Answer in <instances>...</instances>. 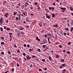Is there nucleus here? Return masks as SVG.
<instances>
[{
  "label": "nucleus",
  "mask_w": 73,
  "mask_h": 73,
  "mask_svg": "<svg viewBox=\"0 0 73 73\" xmlns=\"http://www.w3.org/2000/svg\"><path fill=\"white\" fill-rule=\"evenodd\" d=\"M3 18L1 17L0 18V23H1V24L2 25L3 24V23H4V21H3Z\"/></svg>",
  "instance_id": "obj_1"
},
{
  "label": "nucleus",
  "mask_w": 73,
  "mask_h": 73,
  "mask_svg": "<svg viewBox=\"0 0 73 73\" xmlns=\"http://www.w3.org/2000/svg\"><path fill=\"white\" fill-rule=\"evenodd\" d=\"M26 58L27 59V60H29L31 58V57H29V55H27L26 56Z\"/></svg>",
  "instance_id": "obj_2"
},
{
  "label": "nucleus",
  "mask_w": 73,
  "mask_h": 73,
  "mask_svg": "<svg viewBox=\"0 0 73 73\" xmlns=\"http://www.w3.org/2000/svg\"><path fill=\"white\" fill-rule=\"evenodd\" d=\"M51 14L52 16V18H53L55 16H56V15H54V13H51Z\"/></svg>",
  "instance_id": "obj_3"
},
{
  "label": "nucleus",
  "mask_w": 73,
  "mask_h": 73,
  "mask_svg": "<svg viewBox=\"0 0 73 73\" xmlns=\"http://www.w3.org/2000/svg\"><path fill=\"white\" fill-rule=\"evenodd\" d=\"M47 41V40H46V39H43V41H44V43L43 44H45V43H46V41Z\"/></svg>",
  "instance_id": "obj_4"
},
{
  "label": "nucleus",
  "mask_w": 73,
  "mask_h": 73,
  "mask_svg": "<svg viewBox=\"0 0 73 73\" xmlns=\"http://www.w3.org/2000/svg\"><path fill=\"white\" fill-rule=\"evenodd\" d=\"M36 40L38 41H40V39L38 38V37H36Z\"/></svg>",
  "instance_id": "obj_5"
},
{
  "label": "nucleus",
  "mask_w": 73,
  "mask_h": 73,
  "mask_svg": "<svg viewBox=\"0 0 73 73\" xmlns=\"http://www.w3.org/2000/svg\"><path fill=\"white\" fill-rule=\"evenodd\" d=\"M17 12H14L13 13L14 16H16V15H17Z\"/></svg>",
  "instance_id": "obj_6"
},
{
  "label": "nucleus",
  "mask_w": 73,
  "mask_h": 73,
  "mask_svg": "<svg viewBox=\"0 0 73 73\" xmlns=\"http://www.w3.org/2000/svg\"><path fill=\"white\" fill-rule=\"evenodd\" d=\"M60 61L61 62H64V59H61L60 60Z\"/></svg>",
  "instance_id": "obj_7"
},
{
  "label": "nucleus",
  "mask_w": 73,
  "mask_h": 73,
  "mask_svg": "<svg viewBox=\"0 0 73 73\" xmlns=\"http://www.w3.org/2000/svg\"><path fill=\"white\" fill-rule=\"evenodd\" d=\"M56 58H59V55H56Z\"/></svg>",
  "instance_id": "obj_8"
},
{
  "label": "nucleus",
  "mask_w": 73,
  "mask_h": 73,
  "mask_svg": "<svg viewBox=\"0 0 73 73\" xmlns=\"http://www.w3.org/2000/svg\"><path fill=\"white\" fill-rule=\"evenodd\" d=\"M70 9L71 10V11H73V7H70Z\"/></svg>",
  "instance_id": "obj_9"
},
{
  "label": "nucleus",
  "mask_w": 73,
  "mask_h": 73,
  "mask_svg": "<svg viewBox=\"0 0 73 73\" xmlns=\"http://www.w3.org/2000/svg\"><path fill=\"white\" fill-rule=\"evenodd\" d=\"M46 46V45H43L42 46L43 47V48L44 49L45 48V47Z\"/></svg>",
  "instance_id": "obj_10"
},
{
  "label": "nucleus",
  "mask_w": 73,
  "mask_h": 73,
  "mask_svg": "<svg viewBox=\"0 0 73 73\" xmlns=\"http://www.w3.org/2000/svg\"><path fill=\"white\" fill-rule=\"evenodd\" d=\"M6 29L7 30V31H10V30H11V29H10L9 28H8V27H7L6 28Z\"/></svg>",
  "instance_id": "obj_11"
},
{
  "label": "nucleus",
  "mask_w": 73,
  "mask_h": 73,
  "mask_svg": "<svg viewBox=\"0 0 73 73\" xmlns=\"http://www.w3.org/2000/svg\"><path fill=\"white\" fill-rule=\"evenodd\" d=\"M38 8H37L38 9H39V10H40V9H41V8H40V6L38 5Z\"/></svg>",
  "instance_id": "obj_12"
},
{
  "label": "nucleus",
  "mask_w": 73,
  "mask_h": 73,
  "mask_svg": "<svg viewBox=\"0 0 73 73\" xmlns=\"http://www.w3.org/2000/svg\"><path fill=\"white\" fill-rule=\"evenodd\" d=\"M73 27H72L70 31L71 32H73Z\"/></svg>",
  "instance_id": "obj_13"
},
{
  "label": "nucleus",
  "mask_w": 73,
  "mask_h": 73,
  "mask_svg": "<svg viewBox=\"0 0 73 73\" xmlns=\"http://www.w3.org/2000/svg\"><path fill=\"white\" fill-rule=\"evenodd\" d=\"M47 35H48V36H52L51 34H50L49 33H48V34H47Z\"/></svg>",
  "instance_id": "obj_14"
},
{
  "label": "nucleus",
  "mask_w": 73,
  "mask_h": 73,
  "mask_svg": "<svg viewBox=\"0 0 73 73\" xmlns=\"http://www.w3.org/2000/svg\"><path fill=\"white\" fill-rule=\"evenodd\" d=\"M37 51L38 52H41V50H40V48H38L37 50Z\"/></svg>",
  "instance_id": "obj_15"
},
{
  "label": "nucleus",
  "mask_w": 73,
  "mask_h": 73,
  "mask_svg": "<svg viewBox=\"0 0 73 73\" xmlns=\"http://www.w3.org/2000/svg\"><path fill=\"white\" fill-rule=\"evenodd\" d=\"M23 12V15H24V16H25V13L24 12V11H22V12Z\"/></svg>",
  "instance_id": "obj_16"
},
{
  "label": "nucleus",
  "mask_w": 73,
  "mask_h": 73,
  "mask_svg": "<svg viewBox=\"0 0 73 73\" xmlns=\"http://www.w3.org/2000/svg\"><path fill=\"white\" fill-rule=\"evenodd\" d=\"M71 24L72 26V25H73V21H71Z\"/></svg>",
  "instance_id": "obj_17"
},
{
  "label": "nucleus",
  "mask_w": 73,
  "mask_h": 73,
  "mask_svg": "<svg viewBox=\"0 0 73 73\" xmlns=\"http://www.w3.org/2000/svg\"><path fill=\"white\" fill-rule=\"evenodd\" d=\"M9 35L10 36H12V35H13V34H12V33H9Z\"/></svg>",
  "instance_id": "obj_18"
},
{
  "label": "nucleus",
  "mask_w": 73,
  "mask_h": 73,
  "mask_svg": "<svg viewBox=\"0 0 73 73\" xmlns=\"http://www.w3.org/2000/svg\"><path fill=\"white\" fill-rule=\"evenodd\" d=\"M1 29V32H3V29L2 27H1L0 28Z\"/></svg>",
  "instance_id": "obj_19"
},
{
  "label": "nucleus",
  "mask_w": 73,
  "mask_h": 73,
  "mask_svg": "<svg viewBox=\"0 0 73 73\" xmlns=\"http://www.w3.org/2000/svg\"><path fill=\"white\" fill-rule=\"evenodd\" d=\"M46 17L47 18H48V19H50V17L49 16H47Z\"/></svg>",
  "instance_id": "obj_20"
},
{
  "label": "nucleus",
  "mask_w": 73,
  "mask_h": 73,
  "mask_svg": "<svg viewBox=\"0 0 73 73\" xmlns=\"http://www.w3.org/2000/svg\"><path fill=\"white\" fill-rule=\"evenodd\" d=\"M23 55L24 56H26V53H23Z\"/></svg>",
  "instance_id": "obj_21"
},
{
  "label": "nucleus",
  "mask_w": 73,
  "mask_h": 73,
  "mask_svg": "<svg viewBox=\"0 0 73 73\" xmlns=\"http://www.w3.org/2000/svg\"><path fill=\"white\" fill-rule=\"evenodd\" d=\"M66 31H69V29L68 28H66L65 29Z\"/></svg>",
  "instance_id": "obj_22"
},
{
  "label": "nucleus",
  "mask_w": 73,
  "mask_h": 73,
  "mask_svg": "<svg viewBox=\"0 0 73 73\" xmlns=\"http://www.w3.org/2000/svg\"><path fill=\"white\" fill-rule=\"evenodd\" d=\"M29 25H27V26H26V28H27L29 29Z\"/></svg>",
  "instance_id": "obj_23"
},
{
  "label": "nucleus",
  "mask_w": 73,
  "mask_h": 73,
  "mask_svg": "<svg viewBox=\"0 0 73 73\" xmlns=\"http://www.w3.org/2000/svg\"><path fill=\"white\" fill-rule=\"evenodd\" d=\"M4 54V53L3 51L1 53V54H3V55Z\"/></svg>",
  "instance_id": "obj_24"
},
{
  "label": "nucleus",
  "mask_w": 73,
  "mask_h": 73,
  "mask_svg": "<svg viewBox=\"0 0 73 73\" xmlns=\"http://www.w3.org/2000/svg\"><path fill=\"white\" fill-rule=\"evenodd\" d=\"M17 52H18V53H20V50H19V49H18V50H17Z\"/></svg>",
  "instance_id": "obj_25"
},
{
  "label": "nucleus",
  "mask_w": 73,
  "mask_h": 73,
  "mask_svg": "<svg viewBox=\"0 0 73 73\" xmlns=\"http://www.w3.org/2000/svg\"><path fill=\"white\" fill-rule=\"evenodd\" d=\"M66 53H68V54H70V52L69 51H68V52H66Z\"/></svg>",
  "instance_id": "obj_26"
},
{
  "label": "nucleus",
  "mask_w": 73,
  "mask_h": 73,
  "mask_svg": "<svg viewBox=\"0 0 73 73\" xmlns=\"http://www.w3.org/2000/svg\"><path fill=\"white\" fill-rule=\"evenodd\" d=\"M53 27H58V26L57 25H55L54 26H53Z\"/></svg>",
  "instance_id": "obj_27"
},
{
  "label": "nucleus",
  "mask_w": 73,
  "mask_h": 73,
  "mask_svg": "<svg viewBox=\"0 0 73 73\" xmlns=\"http://www.w3.org/2000/svg\"><path fill=\"white\" fill-rule=\"evenodd\" d=\"M42 61H43V62H45V60L44 59H42Z\"/></svg>",
  "instance_id": "obj_28"
},
{
  "label": "nucleus",
  "mask_w": 73,
  "mask_h": 73,
  "mask_svg": "<svg viewBox=\"0 0 73 73\" xmlns=\"http://www.w3.org/2000/svg\"><path fill=\"white\" fill-rule=\"evenodd\" d=\"M18 16H19V18H18V19H20V18H21V16H20V15H18Z\"/></svg>",
  "instance_id": "obj_29"
},
{
  "label": "nucleus",
  "mask_w": 73,
  "mask_h": 73,
  "mask_svg": "<svg viewBox=\"0 0 73 73\" xmlns=\"http://www.w3.org/2000/svg\"><path fill=\"white\" fill-rule=\"evenodd\" d=\"M49 9H50V10H51L52 9L51 7H49Z\"/></svg>",
  "instance_id": "obj_30"
},
{
  "label": "nucleus",
  "mask_w": 73,
  "mask_h": 73,
  "mask_svg": "<svg viewBox=\"0 0 73 73\" xmlns=\"http://www.w3.org/2000/svg\"><path fill=\"white\" fill-rule=\"evenodd\" d=\"M8 15H9V14H8V13H6L5 14L4 16H7Z\"/></svg>",
  "instance_id": "obj_31"
},
{
  "label": "nucleus",
  "mask_w": 73,
  "mask_h": 73,
  "mask_svg": "<svg viewBox=\"0 0 73 73\" xmlns=\"http://www.w3.org/2000/svg\"><path fill=\"white\" fill-rule=\"evenodd\" d=\"M49 60L50 61L51 60V57H50V56H49Z\"/></svg>",
  "instance_id": "obj_32"
},
{
  "label": "nucleus",
  "mask_w": 73,
  "mask_h": 73,
  "mask_svg": "<svg viewBox=\"0 0 73 73\" xmlns=\"http://www.w3.org/2000/svg\"><path fill=\"white\" fill-rule=\"evenodd\" d=\"M60 9L62 10H64V7H61Z\"/></svg>",
  "instance_id": "obj_33"
},
{
  "label": "nucleus",
  "mask_w": 73,
  "mask_h": 73,
  "mask_svg": "<svg viewBox=\"0 0 73 73\" xmlns=\"http://www.w3.org/2000/svg\"><path fill=\"white\" fill-rule=\"evenodd\" d=\"M4 43V42H2L1 43V45H3Z\"/></svg>",
  "instance_id": "obj_34"
},
{
  "label": "nucleus",
  "mask_w": 73,
  "mask_h": 73,
  "mask_svg": "<svg viewBox=\"0 0 73 73\" xmlns=\"http://www.w3.org/2000/svg\"><path fill=\"white\" fill-rule=\"evenodd\" d=\"M27 46L28 48H29L30 47V45L29 44L27 45Z\"/></svg>",
  "instance_id": "obj_35"
},
{
  "label": "nucleus",
  "mask_w": 73,
  "mask_h": 73,
  "mask_svg": "<svg viewBox=\"0 0 73 73\" xmlns=\"http://www.w3.org/2000/svg\"><path fill=\"white\" fill-rule=\"evenodd\" d=\"M71 44V42H68V45H70Z\"/></svg>",
  "instance_id": "obj_36"
},
{
  "label": "nucleus",
  "mask_w": 73,
  "mask_h": 73,
  "mask_svg": "<svg viewBox=\"0 0 73 73\" xmlns=\"http://www.w3.org/2000/svg\"><path fill=\"white\" fill-rule=\"evenodd\" d=\"M27 45L26 44H23V46L24 47H26Z\"/></svg>",
  "instance_id": "obj_37"
},
{
  "label": "nucleus",
  "mask_w": 73,
  "mask_h": 73,
  "mask_svg": "<svg viewBox=\"0 0 73 73\" xmlns=\"http://www.w3.org/2000/svg\"><path fill=\"white\" fill-rule=\"evenodd\" d=\"M8 54H11V52H10V51H8Z\"/></svg>",
  "instance_id": "obj_38"
},
{
  "label": "nucleus",
  "mask_w": 73,
  "mask_h": 73,
  "mask_svg": "<svg viewBox=\"0 0 73 73\" xmlns=\"http://www.w3.org/2000/svg\"><path fill=\"white\" fill-rule=\"evenodd\" d=\"M54 7H52V11H53L54 10Z\"/></svg>",
  "instance_id": "obj_39"
},
{
  "label": "nucleus",
  "mask_w": 73,
  "mask_h": 73,
  "mask_svg": "<svg viewBox=\"0 0 73 73\" xmlns=\"http://www.w3.org/2000/svg\"><path fill=\"white\" fill-rule=\"evenodd\" d=\"M39 71H40V72H41L42 71V69H38Z\"/></svg>",
  "instance_id": "obj_40"
},
{
  "label": "nucleus",
  "mask_w": 73,
  "mask_h": 73,
  "mask_svg": "<svg viewBox=\"0 0 73 73\" xmlns=\"http://www.w3.org/2000/svg\"><path fill=\"white\" fill-rule=\"evenodd\" d=\"M30 9H31V10H32V9H33V7H30Z\"/></svg>",
  "instance_id": "obj_41"
},
{
  "label": "nucleus",
  "mask_w": 73,
  "mask_h": 73,
  "mask_svg": "<svg viewBox=\"0 0 73 73\" xmlns=\"http://www.w3.org/2000/svg\"><path fill=\"white\" fill-rule=\"evenodd\" d=\"M25 4H26V5H29V4H28V3L25 2Z\"/></svg>",
  "instance_id": "obj_42"
},
{
  "label": "nucleus",
  "mask_w": 73,
  "mask_h": 73,
  "mask_svg": "<svg viewBox=\"0 0 73 73\" xmlns=\"http://www.w3.org/2000/svg\"><path fill=\"white\" fill-rule=\"evenodd\" d=\"M11 70L12 72H14V68H13L11 69Z\"/></svg>",
  "instance_id": "obj_43"
},
{
  "label": "nucleus",
  "mask_w": 73,
  "mask_h": 73,
  "mask_svg": "<svg viewBox=\"0 0 73 73\" xmlns=\"http://www.w3.org/2000/svg\"><path fill=\"white\" fill-rule=\"evenodd\" d=\"M37 3H38V2H35L34 4V5H36Z\"/></svg>",
  "instance_id": "obj_44"
},
{
  "label": "nucleus",
  "mask_w": 73,
  "mask_h": 73,
  "mask_svg": "<svg viewBox=\"0 0 73 73\" xmlns=\"http://www.w3.org/2000/svg\"><path fill=\"white\" fill-rule=\"evenodd\" d=\"M47 36V35H46V34H45L44 35V37H45V38H46Z\"/></svg>",
  "instance_id": "obj_45"
},
{
  "label": "nucleus",
  "mask_w": 73,
  "mask_h": 73,
  "mask_svg": "<svg viewBox=\"0 0 73 73\" xmlns=\"http://www.w3.org/2000/svg\"><path fill=\"white\" fill-rule=\"evenodd\" d=\"M6 21V23H8V22H9L8 19H7Z\"/></svg>",
  "instance_id": "obj_46"
},
{
  "label": "nucleus",
  "mask_w": 73,
  "mask_h": 73,
  "mask_svg": "<svg viewBox=\"0 0 73 73\" xmlns=\"http://www.w3.org/2000/svg\"><path fill=\"white\" fill-rule=\"evenodd\" d=\"M58 46L59 48H61L62 47V46L61 45L59 46Z\"/></svg>",
  "instance_id": "obj_47"
},
{
  "label": "nucleus",
  "mask_w": 73,
  "mask_h": 73,
  "mask_svg": "<svg viewBox=\"0 0 73 73\" xmlns=\"http://www.w3.org/2000/svg\"><path fill=\"white\" fill-rule=\"evenodd\" d=\"M53 5H54V6H55L56 5V4H55V3H52Z\"/></svg>",
  "instance_id": "obj_48"
},
{
  "label": "nucleus",
  "mask_w": 73,
  "mask_h": 73,
  "mask_svg": "<svg viewBox=\"0 0 73 73\" xmlns=\"http://www.w3.org/2000/svg\"><path fill=\"white\" fill-rule=\"evenodd\" d=\"M35 55H33L32 56V58H35Z\"/></svg>",
  "instance_id": "obj_49"
},
{
  "label": "nucleus",
  "mask_w": 73,
  "mask_h": 73,
  "mask_svg": "<svg viewBox=\"0 0 73 73\" xmlns=\"http://www.w3.org/2000/svg\"><path fill=\"white\" fill-rule=\"evenodd\" d=\"M17 66H18V67L19 66V63H17Z\"/></svg>",
  "instance_id": "obj_50"
},
{
  "label": "nucleus",
  "mask_w": 73,
  "mask_h": 73,
  "mask_svg": "<svg viewBox=\"0 0 73 73\" xmlns=\"http://www.w3.org/2000/svg\"><path fill=\"white\" fill-rule=\"evenodd\" d=\"M6 28H7V27H6L5 26H4V29H6Z\"/></svg>",
  "instance_id": "obj_51"
},
{
  "label": "nucleus",
  "mask_w": 73,
  "mask_h": 73,
  "mask_svg": "<svg viewBox=\"0 0 73 73\" xmlns=\"http://www.w3.org/2000/svg\"><path fill=\"white\" fill-rule=\"evenodd\" d=\"M4 17H5L6 18H8V16L4 15Z\"/></svg>",
  "instance_id": "obj_52"
},
{
  "label": "nucleus",
  "mask_w": 73,
  "mask_h": 73,
  "mask_svg": "<svg viewBox=\"0 0 73 73\" xmlns=\"http://www.w3.org/2000/svg\"><path fill=\"white\" fill-rule=\"evenodd\" d=\"M8 72H9V71H7L5 72L4 73H7Z\"/></svg>",
  "instance_id": "obj_53"
},
{
  "label": "nucleus",
  "mask_w": 73,
  "mask_h": 73,
  "mask_svg": "<svg viewBox=\"0 0 73 73\" xmlns=\"http://www.w3.org/2000/svg\"><path fill=\"white\" fill-rule=\"evenodd\" d=\"M29 50L30 52H31V51H32V49H31V48H30Z\"/></svg>",
  "instance_id": "obj_54"
},
{
  "label": "nucleus",
  "mask_w": 73,
  "mask_h": 73,
  "mask_svg": "<svg viewBox=\"0 0 73 73\" xmlns=\"http://www.w3.org/2000/svg\"><path fill=\"white\" fill-rule=\"evenodd\" d=\"M21 5V3H19L18 4V5H19V7Z\"/></svg>",
  "instance_id": "obj_55"
},
{
  "label": "nucleus",
  "mask_w": 73,
  "mask_h": 73,
  "mask_svg": "<svg viewBox=\"0 0 73 73\" xmlns=\"http://www.w3.org/2000/svg\"><path fill=\"white\" fill-rule=\"evenodd\" d=\"M16 20H18V17H16Z\"/></svg>",
  "instance_id": "obj_56"
},
{
  "label": "nucleus",
  "mask_w": 73,
  "mask_h": 73,
  "mask_svg": "<svg viewBox=\"0 0 73 73\" xmlns=\"http://www.w3.org/2000/svg\"><path fill=\"white\" fill-rule=\"evenodd\" d=\"M44 70H47V68H44Z\"/></svg>",
  "instance_id": "obj_57"
},
{
  "label": "nucleus",
  "mask_w": 73,
  "mask_h": 73,
  "mask_svg": "<svg viewBox=\"0 0 73 73\" xmlns=\"http://www.w3.org/2000/svg\"><path fill=\"white\" fill-rule=\"evenodd\" d=\"M1 38H2V39H4V37H1Z\"/></svg>",
  "instance_id": "obj_58"
},
{
  "label": "nucleus",
  "mask_w": 73,
  "mask_h": 73,
  "mask_svg": "<svg viewBox=\"0 0 73 73\" xmlns=\"http://www.w3.org/2000/svg\"><path fill=\"white\" fill-rule=\"evenodd\" d=\"M67 35H68V36H69V35H70L69 33H68Z\"/></svg>",
  "instance_id": "obj_59"
},
{
  "label": "nucleus",
  "mask_w": 73,
  "mask_h": 73,
  "mask_svg": "<svg viewBox=\"0 0 73 73\" xmlns=\"http://www.w3.org/2000/svg\"><path fill=\"white\" fill-rule=\"evenodd\" d=\"M17 34L18 35V36L19 37V36H20V35H19V34H18V33H17Z\"/></svg>",
  "instance_id": "obj_60"
},
{
  "label": "nucleus",
  "mask_w": 73,
  "mask_h": 73,
  "mask_svg": "<svg viewBox=\"0 0 73 73\" xmlns=\"http://www.w3.org/2000/svg\"><path fill=\"white\" fill-rule=\"evenodd\" d=\"M62 65L61 66H60V68H61V69L62 68Z\"/></svg>",
  "instance_id": "obj_61"
},
{
  "label": "nucleus",
  "mask_w": 73,
  "mask_h": 73,
  "mask_svg": "<svg viewBox=\"0 0 73 73\" xmlns=\"http://www.w3.org/2000/svg\"><path fill=\"white\" fill-rule=\"evenodd\" d=\"M23 23H24V24H26V22L25 21H23Z\"/></svg>",
  "instance_id": "obj_62"
},
{
  "label": "nucleus",
  "mask_w": 73,
  "mask_h": 73,
  "mask_svg": "<svg viewBox=\"0 0 73 73\" xmlns=\"http://www.w3.org/2000/svg\"><path fill=\"white\" fill-rule=\"evenodd\" d=\"M49 11L47 10V13H49Z\"/></svg>",
  "instance_id": "obj_63"
},
{
  "label": "nucleus",
  "mask_w": 73,
  "mask_h": 73,
  "mask_svg": "<svg viewBox=\"0 0 73 73\" xmlns=\"http://www.w3.org/2000/svg\"><path fill=\"white\" fill-rule=\"evenodd\" d=\"M21 30H23V29H24V28H21Z\"/></svg>",
  "instance_id": "obj_64"
}]
</instances>
